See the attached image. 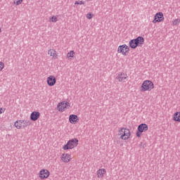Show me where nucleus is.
Returning <instances> with one entry per match:
<instances>
[{
    "instance_id": "obj_1",
    "label": "nucleus",
    "mask_w": 180,
    "mask_h": 180,
    "mask_svg": "<svg viewBox=\"0 0 180 180\" xmlns=\"http://www.w3.org/2000/svg\"><path fill=\"white\" fill-rule=\"evenodd\" d=\"M143 44H144V37H138L129 41V47H131V49L141 47Z\"/></svg>"
},
{
    "instance_id": "obj_2",
    "label": "nucleus",
    "mask_w": 180,
    "mask_h": 180,
    "mask_svg": "<svg viewBox=\"0 0 180 180\" xmlns=\"http://www.w3.org/2000/svg\"><path fill=\"white\" fill-rule=\"evenodd\" d=\"M154 89V83L150 80H145L142 83L141 92H146V91H151Z\"/></svg>"
},
{
    "instance_id": "obj_3",
    "label": "nucleus",
    "mask_w": 180,
    "mask_h": 180,
    "mask_svg": "<svg viewBox=\"0 0 180 180\" xmlns=\"http://www.w3.org/2000/svg\"><path fill=\"white\" fill-rule=\"evenodd\" d=\"M78 146V140L72 139L68 141L67 144L63 146V150H72L75 147Z\"/></svg>"
},
{
    "instance_id": "obj_4",
    "label": "nucleus",
    "mask_w": 180,
    "mask_h": 180,
    "mask_svg": "<svg viewBox=\"0 0 180 180\" xmlns=\"http://www.w3.org/2000/svg\"><path fill=\"white\" fill-rule=\"evenodd\" d=\"M130 51V49L126 44L120 45L118 46L117 53L122 54V56H127Z\"/></svg>"
},
{
    "instance_id": "obj_5",
    "label": "nucleus",
    "mask_w": 180,
    "mask_h": 180,
    "mask_svg": "<svg viewBox=\"0 0 180 180\" xmlns=\"http://www.w3.org/2000/svg\"><path fill=\"white\" fill-rule=\"evenodd\" d=\"M148 130V125L146 124H141L138 126V131H136V136L141 137V133Z\"/></svg>"
},
{
    "instance_id": "obj_6",
    "label": "nucleus",
    "mask_w": 180,
    "mask_h": 180,
    "mask_svg": "<svg viewBox=\"0 0 180 180\" xmlns=\"http://www.w3.org/2000/svg\"><path fill=\"white\" fill-rule=\"evenodd\" d=\"M120 131L123 133V134L121 136L122 140H129V139H130V136L131 134L130 133V129L127 128H122L121 130H120Z\"/></svg>"
},
{
    "instance_id": "obj_7",
    "label": "nucleus",
    "mask_w": 180,
    "mask_h": 180,
    "mask_svg": "<svg viewBox=\"0 0 180 180\" xmlns=\"http://www.w3.org/2000/svg\"><path fill=\"white\" fill-rule=\"evenodd\" d=\"M160 22H164V14L162 12L157 13L155 15V18L153 20V23H160Z\"/></svg>"
},
{
    "instance_id": "obj_8",
    "label": "nucleus",
    "mask_w": 180,
    "mask_h": 180,
    "mask_svg": "<svg viewBox=\"0 0 180 180\" xmlns=\"http://www.w3.org/2000/svg\"><path fill=\"white\" fill-rule=\"evenodd\" d=\"M129 78V76H127V74L124 72H120L117 75L116 79L119 81V82H126L124 81L125 79H127Z\"/></svg>"
},
{
    "instance_id": "obj_9",
    "label": "nucleus",
    "mask_w": 180,
    "mask_h": 180,
    "mask_svg": "<svg viewBox=\"0 0 180 180\" xmlns=\"http://www.w3.org/2000/svg\"><path fill=\"white\" fill-rule=\"evenodd\" d=\"M48 176H50L49 170L43 169L39 172V178L41 179H46Z\"/></svg>"
},
{
    "instance_id": "obj_10",
    "label": "nucleus",
    "mask_w": 180,
    "mask_h": 180,
    "mask_svg": "<svg viewBox=\"0 0 180 180\" xmlns=\"http://www.w3.org/2000/svg\"><path fill=\"white\" fill-rule=\"evenodd\" d=\"M57 82V79L56 77L51 75L47 78V84L49 86H54L56 83Z\"/></svg>"
},
{
    "instance_id": "obj_11",
    "label": "nucleus",
    "mask_w": 180,
    "mask_h": 180,
    "mask_svg": "<svg viewBox=\"0 0 180 180\" xmlns=\"http://www.w3.org/2000/svg\"><path fill=\"white\" fill-rule=\"evenodd\" d=\"M60 158L63 162H70V161H71V155L68 153H63Z\"/></svg>"
},
{
    "instance_id": "obj_12",
    "label": "nucleus",
    "mask_w": 180,
    "mask_h": 180,
    "mask_svg": "<svg viewBox=\"0 0 180 180\" xmlns=\"http://www.w3.org/2000/svg\"><path fill=\"white\" fill-rule=\"evenodd\" d=\"M39 117H40V112L37 111H34L30 115V119L32 122H36Z\"/></svg>"
},
{
    "instance_id": "obj_13",
    "label": "nucleus",
    "mask_w": 180,
    "mask_h": 180,
    "mask_svg": "<svg viewBox=\"0 0 180 180\" xmlns=\"http://www.w3.org/2000/svg\"><path fill=\"white\" fill-rule=\"evenodd\" d=\"M78 121V116L74 114H72L69 116V122L73 124H75Z\"/></svg>"
},
{
    "instance_id": "obj_14",
    "label": "nucleus",
    "mask_w": 180,
    "mask_h": 180,
    "mask_svg": "<svg viewBox=\"0 0 180 180\" xmlns=\"http://www.w3.org/2000/svg\"><path fill=\"white\" fill-rule=\"evenodd\" d=\"M48 54L52 57V58H54V60L57 59V51L54 49H49L48 51Z\"/></svg>"
},
{
    "instance_id": "obj_15",
    "label": "nucleus",
    "mask_w": 180,
    "mask_h": 180,
    "mask_svg": "<svg viewBox=\"0 0 180 180\" xmlns=\"http://www.w3.org/2000/svg\"><path fill=\"white\" fill-rule=\"evenodd\" d=\"M59 112H64L67 108V103L65 102H62L58 105Z\"/></svg>"
},
{
    "instance_id": "obj_16",
    "label": "nucleus",
    "mask_w": 180,
    "mask_h": 180,
    "mask_svg": "<svg viewBox=\"0 0 180 180\" xmlns=\"http://www.w3.org/2000/svg\"><path fill=\"white\" fill-rule=\"evenodd\" d=\"M105 174H106V170L105 169H100L97 171L98 178H103Z\"/></svg>"
},
{
    "instance_id": "obj_17",
    "label": "nucleus",
    "mask_w": 180,
    "mask_h": 180,
    "mask_svg": "<svg viewBox=\"0 0 180 180\" xmlns=\"http://www.w3.org/2000/svg\"><path fill=\"white\" fill-rule=\"evenodd\" d=\"M23 123H25V120H17L15 123H14V126L15 127H16V129H20L22 127V124H23Z\"/></svg>"
},
{
    "instance_id": "obj_18",
    "label": "nucleus",
    "mask_w": 180,
    "mask_h": 180,
    "mask_svg": "<svg viewBox=\"0 0 180 180\" xmlns=\"http://www.w3.org/2000/svg\"><path fill=\"white\" fill-rule=\"evenodd\" d=\"M174 120L175 122H180V112H177L174 114Z\"/></svg>"
},
{
    "instance_id": "obj_19",
    "label": "nucleus",
    "mask_w": 180,
    "mask_h": 180,
    "mask_svg": "<svg viewBox=\"0 0 180 180\" xmlns=\"http://www.w3.org/2000/svg\"><path fill=\"white\" fill-rule=\"evenodd\" d=\"M75 56V52L74 51H70L69 53L67 54L68 58H70V57H74Z\"/></svg>"
},
{
    "instance_id": "obj_20",
    "label": "nucleus",
    "mask_w": 180,
    "mask_h": 180,
    "mask_svg": "<svg viewBox=\"0 0 180 180\" xmlns=\"http://www.w3.org/2000/svg\"><path fill=\"white\" fill-rule=\"evenodd\" d=\"M50 22H53V23H56V22H57V20H58V19L56 17V16H52L50 19H49Z\"/></svg>"
},
{
    "instance_id": "obj_21",
    "label": "nucleus",
    "mask_w": 180,
    "mask_h": 180,
    "mask_svg": "<svg viewBox=\"0 0 180 180\" xmlns=\"http://www.w3.org/2000/svg\"><path fill=\"white\" fill-rule=\"evenodd\" d=\"M75 5H85V3L82 1H77L75 2Z\"/></svg>"
},
{
    "instance_id": "obj_22",
    "label": "nucleus",
    "mask_w": 180,
    "mask_h": 180,
    "mask_svg": "<svg viewBox=\"0 0 180 180\" xmlns=\"http://www.w3.org/2000/svg\"><path fill=\"white\" fill-rule=\"evenodd\" d=\"M180 20L179 19H175L173 22V25L174 26H176L177 25H179Z\"/></svg>"
},
{
    "instance_id": "obj_23",
    "label": "nucleus",
    "mask_w": 180,
    "mask_h": 180,
    "mask_svg": "<svg viewBox=\"0 0 180 180\" xmlns=\"http://www.w3.org/2000/svg\"><path fill=\"white\" fill-rule=\"evenodd\" d=\"M22 126H23V127H26L28 124H30V122H29V121H27V120H24V122L22 123Z\"/></svg>"
},
{
    "instance_id": "obj_24",
    "label": "nucleus",
    "mask_w": 180,
    "mask_h": 180,
    "mask_svg": "<svg viewBox=\"0 0 180 180\" xmlns=\"http://www.w3.org/2000/svg\"><path fill=\"white\" fill-rule=\"evenodd\" d=\"M22 2H23V0H16L15 2H14V4H15V5H20L22 4Z\"/></svg>"
},
{
    "instance_id": "obj_25",
    "label": "nucleus",
    "mask_w": 180,
    "mask_h": 180,
    "mask_svg": "<svg viewBox=\"0 0 180 180\" xmlns=\"http://www.w3.org/2000/svg\"><path fill=\"white\" fill-rule=\"evenodd\" d=\"M5 64L3 62H0V71H2L3 68H4Z\"/></svg>"
},
{
    "instance_id": "obj_26",
    "label": "nucleus",
    "mask_w": 180,
    "mask_h": 180,
    "mask_svg": "<svg viewBox=\"0 0 180 180\" xmlns=\"http://www.w3.org/2000/svg\"><path fill=\"white\" fill-rule=\"evenodd\" d=\"M6 110V108H0V115H1V113H4Z\"/></svg>"
},
{
    "instance_id": "obj_27",
    "label": "nucleus",
    "mask_w": 180,
    "mask_h": 180,
    "mask_svg": "<svg viewBox=\"0 0 180 180\" xmlns=\"http://www.w3.org/2000/svg\"><path fill=\"white\" fill-rule=\"evenodd\" d=\"M86 18H87V19H91V18H92V14L88 13V14L86 15Z\"/></svg>"
},
{
    "instance_id": "obj_28",
    "label": "nucleus",
    "mask_w": 180,
    "mask_h": 180,
    "mask_svg": "<svg viewBox=\"0 0 180 180\" xmlns=\"http://www.w3.org/2000/svg\"><path fill=\"white\" fill-rule=\"evenodd\" d=\"M67 103V106H70V103L66 102V103Z\"/></svg>"
},
{
    "instance_id": "obj_29",
    "label": "nucleus",
    "mask_w": 180,
    "mask_h": 180,
    "mask_svg": "<svg viewBox=\"0 0 180 180\" xmlns=\"http://www.w3.org/2000/svg\"><path fill=\"white\" fill-rule=\"evenodd\" d=\"M0 33H1V28H0Z\"/></svg>"
}]
</instances>
